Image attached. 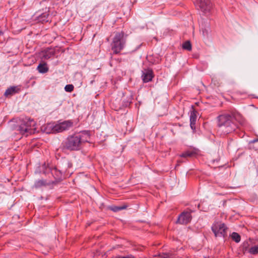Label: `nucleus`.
<instances>
[{
	"instance_id": "obj_1",
	"label": "nucleus",
	"mask_w": 258,
	"mask_h": 258,
	"mask_svg": "<svg viewBox=\"0 0 258 258\" xmlns=\"http://www.w3.org/2000/svg\"><path fill=\"white\" fill-rule=\"evenodd\" d=\"M90 135L84 131L69 137L64 143V147L70 150H78L83 143L89 141Z\"/></svg>"
},
{
	"instance_id": "obj_2",
	"label": "nucleus",
	"mask_w": 258,
	"mask_h": 258,
	"mask_svg": "<svg viewBox=\"0 0 258 258\" xmlns=\"http://www.w3.org/2000/svg\"><path fill=\"white\" fill-rule=\"evenodd\" d=\"M218 126L224 128V133L228 134L235 130V125L232 122V117L228 114H223L218 117Z\"/></svg>"
},
{
	"instance_id": "obj_3",
	"label": "nucleus",
	"mask_w": 258,
	"mask_h": 258,
	"mask_svg": "<svg viewBox=\"0 0 258 258\" xmlns=\"http://www.w3.org/2000/svg\"><path fill=\"white\" fill-rule=\"evenodd\" d=\"M36 122L32 119L25 118L22 120L18 126V131L23 135L28 136V134L34 133L36 131Z\"/></svg>"
},
{
	"instance_id": "obj_4",
	"label": "nucleus",
	"mask_w": 258,
	"mask_h": 258,
	"mask_svg": "<svg viewBox=\"0 0 258 258\" xmlns=\"http://www.w3.org/2000/svg\"><path fill=\"white\" fill-rule=\"evenodd\" d=\"M125 42L123 33H116L112 43V50L115 53H119L124 47Z\"/></svg>"
},
{
	"instance_id": "obj_5",
	"label": "nucleus",
	"mask_w": 258,
	"mask_h": 258,
	"mask_svg": "<svg viewBox=\"0 0 258 258\" xmlns=\"http://www.w3.org/2000/svg\"><path fill=\"white\" fill-rule=\"evenodd\" d=\"M244 252H247L251 254H258V241L250 239L248 241H244L241 246Z\"/></svg>"
},
{
	"instance_id": "obj_6",
	"label": "nucleus",
	"mask_w": 258,
	"mask_h": 258,
	"mask_svg": "<svg viewBox=\"0 0 258 258\" xmlns=\"http://www.w3.org/2000/svg\"><path fill=\"white\" fill-rule=\"evenodd\" d=\"M212 229L216 237H224L226 234L227 228L224 223L217 222L213 225Z\"/></svg>"
},
{
	"instance_id": "obj_7",
	"label": "nucleus",
	"mask_w": 258,
	"mask_h": 258,
	"mask_svg": "<svg viewBox=\"0 0 258 258\" xmlns=\"http://www.w3.org/2000/svg\"><path fill=\"white\" fill-rule=\"evenodd\" d=\"M73 122L70 120H66L59 123H54V133H59L70 128Z\"/></svg>"
},
{
	"instance_id": "obj_8",
	"label": "nucleus",
	"mask_w": 258,
	"mask_h": 258,
	"mask_svg": "<svg viewBox=\"0 0 258 258\" xmlns=\"http://www.w3.org/2000/svg\"><path fill=\"white\" fill-rule=\"evenodd\" d=\"M195 4L205 13L209 12L212 7L210 0H196Z\"/></svg>"
},
{
	"instance_id": "obj_9",
	"label": "nucleus",
	"mask_w": 258,
	"mask_h": 258,
	"mask_svg": "<svg viewBox=\"0 0 258 258\" xmlns=\"http://www.w3.org/2000/svg\"><path fill=\"white\" fill-rule=\"evenodd\" d=\"M191 220V216L190 212L184 211L178 217L177 222L181 224H186Z\"/></svg>"
},
{
	"instance_id": "obj_10",
	"label": "nucleus",
	"mask_w": 258,
	"mask_h": 258,
	"mask_svg": "<svg viewBox=\"0 0 258 258\" xmlns=\"http://www.w3.org/2000/svg\"><path fill=\"white\" fill-rule=\"evenodd\" d=\"M153 77V72L151 70L146 69L143 71L142 78L144 82L147 83L151 81Z\"/></svg>"
},
{
	"instance_id": "obj_11",
	"label": "nucleus",
	"mask_w": 258,
	"mask_h": 258,
	"mask_svg": "<svg viewBox=\"0 0 258 258\" xmlns=\"http://www.w3.org/2000/svg\"><path fill=\"white\" fill-rule=\"evenodd\" d=\"M54 129V123H48L42 128V130L46 134L55 133Z\"/></svg>"
},
{
	"instance_id": "obj_12",
	"label": "nucleus",
	"mask_w": 258,
	"mask_h": 258,
	"mask_svg": "<svg viewBox=\"0 0 258 258\" xmlns=\"http://www.w3.org/2000/svg\"><path fill=\"white\" fill-rule=\"evenodd\" d=\"M42 57L44 59H48L54 55L53 51L50 49H47L42 52Z\"/></svg>"
},
{
	"instance_id": "obj_13",
	"label": "nucleus",
	"mask_w": 258,
	"mask_h": 258,
	"mask_svg": "<svg viewBox=\"0 0 258 258\" xmlns=\"http://www.w3.org/2000/svg\"><path fill=\"white\" fill-rule=\"evenodd\" d=\"M19 90V88L17 87H11L6 91L5 95L6 96L12 95L15 93L18 92Z\"/></svg>"
},
{
	"instance_id": "obj_14",
	"label": "nucleus",
	"mask_w": 258,
	"mask_h": 258,
	"mask_svg": "<svg viewBox=\"0 0 258 258\" xmlns=\"http://www.w3.org/2000/svg\"><path fill=\"white\" fill-rule=\"evenodd\" d=\"M197 119V116L196 114V112L194 111H192L190 115V125L192 129H195V125L196 124Z\"/></svg>"
},
{
	"instance_id": "obj_15",
	"label": "nucleus",
	"mask_w": 258,
	"mask_h": 258,
	"mask_svg": "<svg viewBox=\"0 0 258 258\" xmlns=\"http://www.w3.org/2000/svg\"><path fill=\"white\" fill-rule=\"evenodd\" d=\"M48 16V14L43 13L38 17L37 20L38 22L41 23L48 22L49 21Z\"/></svg>"
},
{
	"instance_id": "obj_16",
	"label": "nucleus",
	"mask_w": 258,
	"mask_h": 258,
	"mask_svg": "<svg viewBox=\"0 0 258 258\" xmlns=\"http://www.w3.org/2000/svg\"><path fill=\"white\" fill-rule=\"evenodd\" d=\"M37 70L40 73H45L48 71V68L46 63L39 64L37 67Z\"/></svg>"
},
{
	"instance_id": "obj_17",
	"label": "nucleus",
	"mask_w": 258,
	"mask_h": 258,
	"mask_svg": "<svg viewBox=\"0 0 258 258\" xmlns=\"http://www.w3.org/2000/svg\"><path fill=\"white\" fill-rule=\"evenodd\" d=\"M231 236L232 239L237 243L239 242L240 241V235L236 232H233Z\"/></svg>"
},
{
	"instance_id": "obj_18",
	"label": "nucleus",
	"mask_w": 258,
	"mask_h": 258,
	"mask_svg": "<svg viewBox=\"0 0 258 258\" xmlns=\"http://www.w3.org/2000/svg\"><path fill=\"white\" fill-rule=\"evenodd\" d=\"M195 154V152L192 151H186L180 155L181 157H192Z\"/></svg>"
},
{
	"instance_id": "obj_19",
	"label": "nucleus",
	"mask_w": 258,
	"mask_h": 258,
	"mask_svg": "<svg viewBox=\"0 0 258 258\" xmlns=\"http://www.w3.org/2000/svg\"><path fill=\"white\" fill-rule=\"evenodd\" d=\"M182 47L183 49L187 50H190L191 49V45L189 41H186L182 45Z\"/></svg>"
},
{
	"instance_id": "obj_20",
	"label": "nucleus",
	"mask_w": 258,
	"mask_h": 258,
	"mask_svg": "<svg viewBox=\"0 0 258 258\" xmlns=\"http://www.w3.org/2000/svg\"><path fill=\"white\" fill-rule=\"evenodd\" d=\"M74 86L72 84L67 85L64 87V90L66 92H71L74 90Z\"/></svg>"
},
{
	"instance_id": "obj_21",
	"label": "nucleus",
	"mask_w": 258,
	"mask_h": 258,
	"mask_svg": "<svg viewBox=\"0 0 258 258\" xmlns=\"http://www.w3.org/2000/svg\"><path fill=\"white\" fill-rule=\"evenodd\" d=\"M125 207H117L115 206L111 208V210L114 212H117L118 211L121 210L122 209H125Z\"/></svg>"
},
{
	"instance_id": "obj_22",
	"label": "nucleus",
	"mask_w": 258,
	"mask_h": 258,
	"mask_svg": "<svg viewBox=\"0 0 258 258\" xmlns=\"http://www.w3.org/2000/svg\"><path fill=\"white\" fill-rule=\"evenodd\" d=\"M170 254L168 253L160 254L159 256L161 258H170Z\"/></svg>"
},
{
	"instance_id": "obj_23",
	"label": "nucleus",
	"mask_w": 258,
	"mask_h": 258,
	"mask_svg": "<svg viewBox=\"0 0 258 258\" xmlns=\"http://www.w3.org/2000/svg\"><path fill=\"white\" fill-rule=\"evenodd\" d=\"M114 258H134V256L131 254L127 255L126 256H120L117 255Z\"/></svg>"
},
{
	"instance_id": "obj_24",
	"label": "nucleus",
	"mask_w": 258,
	"mask_h": 258,
	"mask_svg": "<svg viewBox=\"0 0 258 258\" xmlns=\"http://www.w3.org/2000/svg\"><path fill=\"white\" fill-rule=\"evenodd\" d=\"M43 184V181H42L40 180V181H38V182H37L36 183V186H39V185H41V184Z\"/></svg>"
},
{
	"instance_id": "obj_25",
	"label": "nucleus",
	"mask_w": 258,
	"mask_h": 258,
	"mask_svg": "<svg viewBox=\"0 0 258 258\" xmlns=\"http://www.w3.org/2000/svg\"><path fill=\"white\" fill-rule=\"evenodd\" d=\"M257 141H258V140H254L252 141V143H254V142H257Z\"/></svg>"
},
{
	"instance_id": "obj_26",
	"label": "nucleus",
	"mask_w": 258,
	"mask_h": 258,
	"mask_svg": "<svg viewBox=\"0 0 258 258\" xmlns=\"http://www.w3.org/2000/svg\"><path fill=\"white\" fill-rule=\"evenodd\" d=\"M56 171V169H54V170H52V173H53V172H55Z\"/></svg>"
}]
</instances>
